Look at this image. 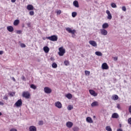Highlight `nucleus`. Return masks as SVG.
Segmentation results:
<instances>
[{
  "label": "nucleus",
  "mask_w": 131,
  "mask_h": 131,
  "mask_svg": "<svg viewBox=\"0 0 131 131\" xmlns=\"http://www.w3.org/2000/svg\"><path fill=\"white\" fill-rule=\"evenodd\" d=\"M47 38L51 41H57V40H58V36L53 35L51 36L47 37Z\"/></svg>",
  "instance_id": "obj_1"
},
{
  "label": "nucleus",
  "mask_w": 131,
  "mask_h": 131,
  "mask_svg": "<svg viewBox=\"0 0 131 131\" xmlns=\"http://www.w3.org/2000/svg\"><path fill=\"white\" fill-rule=\"evenodd\" d=\"M22 96L23 98L29 99L30 98V93L28 91H24L23 92Z\"/></svg>",
  "instance_id": "obj_2"
},
{
  "label": "nucleus",
  "mask_w": 131,
  "mask_h": 131,
  "mask_svg": "<svg viewBox=\"0 0 131 131\" xmlns=\"http://www.w3.org/2000/svg\"><path fill=\"white\" fill-rule=\"evenodd\" d=\"M59 56H64V54H65V49L63 48V47H60L59 48Z\"/></svg>",
  "instance_id": "obj_3"
},
{
  "label": "nucleus",
  "mask_w": 131,
  "mask_h": 131,
  "mask_svg": "<svg viewBox=\"0 0 131 131\" xmlns=\"http://www.w3.org/2000/svg\"><path fill=\"white\" fill-rule=\"evenodd\" d=\"M22 104H23L22 102V99H20L17 101L16 103L14 104V106H15V107H21V106H22Z\"/></svg>",
  "instance_id": "obj_4"
},
{
  "label": "nucleus",
  "mask_w": 131,
  "mask_h": 131,
  "mask_svg": "<svg viewBox=\"0 0 131 131\" xmlns=\"http://www.w3.org/2000/svg\"><path fill=\"white\" fill-rule=\"evenodd\" d=\"M67 31L69 32V33H71V34H75L76 31L75 30H72L71 28H66Z\"/></svg>",
  "instance_id": "obj_5"
},
{
  "label": "nucleus",
  "mask_w": 131,
  "mask_h": 131,
  "mask_svg": "<svg viewBox=\"0 0 131 131\" xmlns=\"http://www.w3.org/2000/svg\"><path fill=\"white\" fill-rule=\"evenodd\" d=\"M44 92L46 94H51L52 93V89L49 87L44 88Z\"/></svg>",
  "instance_id": "obj_6"
},
{
  "label": "nucleus",
  "mask_w": 131,
  "mask_h": 131,
  "mask_svg": "<svg viewBox=\"0 0 131 131\" xmlns=\"http://www.w3.org/2000/svg\"><path fill=\"white\" fill-rule=\"evenodd\" d=\"M102 69L103 70H107L109 69V67L108 66L107 63L104 62L102 64Z\"/></svg>",
  "instance_id": "obj_7"
},
{
  "label": "nucleus",
  "mask_w": 131,
  "mask_h": 131,
  "mask_svg": "<svg viewBox=\"0 0 131 131\" xmlns=\"http://www.w3.org/2000/svg\"><path fill=\"white\" fill-rule=\"evenodd\" d=\"M89 93L91 96H93V97H97V96H98V93H96V92L93 90H90Z\"/></svg>",
  "instance_id": "obj_8"
},
{
  "label": "nucleus",
  "mask_w": 131,
  "mask_h": 131,
  "mask_svg": "<svg viewBox=\"0 0 131 131\" xmlns=\"http://www.w3.org/2000/svg\"><path fill=\"white\" fill-rule=\"evenodd\" d=\"M55 106L59 109H61V108H62V103H61V102L59 101L56 102L55 103Z\"/></svg>",
  "instance_id": "obj_9"
},
{
  "label": "nucleus",
  "mask_w": 131,
  "mask_h": 131,
  "mask_svg": "<svg viewBox=\"0 0 131 131\" xmlns=\"http://www.w3.org/2000/svg\"><path fill=\"white\" fill-rule=\"evenodd\" d=\"M100 31L102 35H107L108 34V32L105 29H100Z\"/></svg>",
  "instance_id": "obj_10"
},
{
  "label": "nucleus",
  "mask_w": 131,
  "mask_h": 131,
  "mask_svg": "<svg viewBox=\"0 0 131 131\" xmlns=\"http://www.w3.org/2000/svg\"><path fill=\"white\" fill-rule=\"evenodd\" d=\"M106 13L107 14V19L111 20V19H112V15L110 13V11L109 10H106Z\"/></svg>",
  "instance_id": "obj_11"
},
{
  "label": "nucleus",
  "mask_w": 131,
  "mask_h": 131,
  "mask_svg": "<svg viewBox=\"0 0 131 131\" xmlns=\"http://www.w3.org/2000/svg\"><path fill=\"white\" fill-rule=\"evenodd\" d=\"M66 125H67V127H69V128H71V127H72V126H73V123H72L71 121H69V122H67Z\"/></svg>",
  "instance_id": "obj_12"
},
{
  "label": "nucleus",
  "mask_w": 131,
  "mask_h": 131,
  "mask_svg": "<svg viewBox=\"0 0 131 131\" xmlns=\"http://www.w3.org/2000/svg\"><path fill=\"white\" fill-rule=\"evenodd\" d=\"M89 43L90 45H91V46H92L93 47H97V42H96V41L94 40H90L89 41Z\"/></svg>",
  "instance_id": "obj_13"
},
{
  "label": "nucleus",
  "mask_w": 131,
  "mask_h": 131,
  "mask_svg": "<svg viewBox=\"0 0 131 131\" xmlns=\"http://www.w3.org/2000/svg\"><path fill=\"white\" fill-rule=\"evenodd\" d=\"M27 9L28 11H32L34 10V7H33V6L32 5H28L27 7Z\"/></svg>",
  "instance_id": "obj_14"
},
{
  "label": "nucleus",
  "mask_w": 131,
  "mask_h": 131,
  "mask_svg": "<svg viewBox=\"0 0 131 131\" xmlns=\"http://www.w3.org/2000/svg\"><path fill=\"white\" fill-rule=\"evenodd\" d=\"M7 30L9 31V32H13L14 31V28L12 26H9L7 27Z\"/></svg>",
  "instance_id": "obj_15"
},
{
  "label": "nucleus",
  "mask_w": 131,
  "mask_h": 131,
  "mask_svg": "<svg viewBox=\"0 0 131 131\" xmlns=\"http://www.w3.org/2000/svg\"><path fill=\"white\" fill-rule=\"evenodd\" d=\"M86 121H87V122H89V123H93V122H94L92 118L90 117H88L86 118Z\"/></svg>",
  "instance_id": "obj_16"
},
{
  "label": "nucleus",
  "mask_w": 131,
  "mask_h": 131,
  "mask_svg": "<svg viewBox=\"0 0 131 131\" xmlns=\"http://www.w3.org/2000/svg\"><path fill=\"white\" fill-rule=\"evenodd\" d=\"M29 129L30 131H36V127L34 126H30Z\"/></svg>",
  "instance_id": "obj_17"
},
{
  "label": "nucleus",
  "mask_w": 131,
  "mask_h": 131,
  "mask_svg": "<svg viewBox=\"0 0 131 131\" xmlns=\"http://www.w3.org/2000/svg\"><path fill=\"white\" fill-rule=\"evenodd\" d=\"M108 27H109V25L107 23H105L102 25L103 29H106V28H108Z\"/></svg>",
  "instance_id": "obj_18"
},
{
  "label": "nucleus",
  "mask_w": 131,
  "mask_h": 131,
  "mask_svg": "<svg viewBox=\"0 0 131 131\" xmlns=\"http://www.w3.org/2000/svg\"><path fill=\"white\" fill-rule=\"evenodd\" d=\"M95 106H99V102L98 101H94L91 104L92 107H95Z\"/></svg>",
  "instance_id": "obj_19"
},
{
  "label": "nucleus",
  "mask_w": 131,
  "mask_h": 131,
  "mask_svg": "<svg viewBox=\"0 0 131 131\" xmlns=\"http://www.w3.org/2000/svg\"><path fill=\"white\" fill-rule=\"evenodd\" d=\"M43 51L45 52V53H48L49 52H50V48H49V47L47 46H46L43 47Z\"/></svg>",
  "instance_id": "obj_20"
},
{
  "label": "nucleus",
  "mask_w": 131,
  "mask_h": 131,
  "mask_svg": "<svg viewBox=\"0 0 131 131\" xmlns=\"http://www.w3.org/2000/svg\"><path fill=\"white\" fill-rule=\"evenodd\" d=\"M119 117V116L118 115V114L115 113L113 114L112 116V118H118Z\"/></svg>",
  "instance_id": "obj_21"
},
{
  "label": "nucleus",
  "mask_w": 131,
  "mask_h": 131,
  "mask_svg": "<svg viewBox=\"0 0 131 131\" xmlns=\"http://www.w3.org/2000/svg\"><path fill=\"white\" fill-rule=\"evenodd\" d=\"M73 5L76 8H79V4H78V2L77 1H75L73 2Z\"/></svg>",
  "instance_id": "obj_22"
},
{
  "label": "nucleus",
  "mask_w": 131,
  "mask_h": 131,
  "mask_svg": "<svg viewBox=\"0 0 131 131\" xmlns=\"http://www.w3.org/2000/svg\"><path fill=\"white\" fill-rule=\"evenodd\" d=\"M19 23H20V20H19V19H16L13 23V25H14V26H17V25H19Z\"/></svg>",
  "instance_id": "obj_23"
},
{
  "label": "nucleus",
  "mask_w": 131,
  "mask_h": 131,
  "mask_svg": "<svg viewBox=\"0 0 131 131\" xmlns=\"http://www.w3.org/2000/svg\"><path fill=\"white\" fill-rule=\"evenodd\" d=\"M66 98L69 99L70 100L72 99V94L69 93L66 95Z\"/></svg>",
  "instance_id": "obj_24"
},
{
  "label": "nucleus",
  "mask_w": 131,
  "mask_h": 131,
  "mask_svg": "<svg viewBox=\"0 0 131 131\" xmlns=\"http://www.w3.org/2000/svg\"><path fill=\"white\" fill-rule=\"evenodd\" d=\"M119 97L117 96V95H114L113 96V100H114L115 101H116L117 100H118Z\"/></svg>",
  "instance_id": "obj_25"
},
{
  "label": "nucleus",
  "mask_w": 131,
  "mask_h": 131,
  "mask_svg": "<svg viewBox=\"0 0 131 131\" xmlns=\"http://www.w3.org/2000/svg\"><path fill=\"white\" fill-rule=\"evenodd\" d=\"M95 55H96L97 56H103V54H102V53L101 52H99V51H96L95 52Z\"/></svg>",
  "instance_id": "obj_26"
},
{
  "label": "nucleus",
  "mask_w": 131,
  "mask_h": 131,
  "mask_svg": "<svg viewBox=\"0 0 131 131\" xmlns=\"http://www.w3.org/2000/svg\"><path fill=\"white\" fill-rule=\"evenodd\" d=\"M52 67L53 68H57V67H58V65L55 62H54L52 63Z\"/></svg>",
  "instance_id": "obj_27"
},
{
  "label": "nucleus",
  "mask_w": 131,
  "mask_h": 131,
  "mask_svg": "<svg viewBox=\"0 0 131 131\" xmlns=\"http://www.w3.org/2000/svg\"><path fill=\"white\" fill-rule=\"evenodd\" d=\"M77 15V13L75 12H72V16L73 18H75V17H76Z\"/></svg>",
  "instance_id": "obj_28"
},
{
  "label": "nucleus",
  "mask_w": 131,
  "mask_h": 131,
  "mask_svg": "<svg viewBox=\"0 0 131 131\" xmlns=\"http://www.w3.org/2000/svg\"><path fill=\"white\" fill-rule=\"evenodd\" d=\"M67 109L68 110H72V109H73V105H69Z\"/></svg>",
  "instance_id": "obj_29"
},
{
  "label": "nucleus",
  "mask_w": 131,
  "mask_h": 131,
  "mask_svg": "<svg viewBox=\"0 0 131 131\" xmlns=\"http://www.w3.org/2000/svg\"><path fill=\"white\" fill-rule=\"evenodd\" d=\"M105 129L107 131H112V129L110 126H107L106 127Z\"/></svg>",
  "instance_id": "obj_30"
},
{
  "label": "nucleus",
  "mask_w": 131,
  "mask_h": 131,
  "mask_svg": "<svg viewBox=\"0 0 131 131\" xmlns=\"http://www.w3.org/2000/svg\"><path fill=\"white\" fill-rule=\"evenodd\" d=\"M30 88L31 89H33V90H36V86H35V85L32 84L30 85Z\"/></svg>",
  "instance_id": "obj_31"
},
{
  "label": "nucleus",
  "mask_w": 131,
  "mask_h": 131,
  "mask_svg": "<svg viewBox=\"0 0 131 131\" xmlns=\"http://www.w3.org/2000/svg\"><path fill=\"white\" fill-rule=\"evenodd\" d=\"M73 130L74 131H79V128L78 127H74L73 128Z\"/></svg>",
  "instance_id": "obj_32"
},
{
  "label": "nucleus",
  "mask_w": 131,
  "mask_h": 131,
  "mask_svg": "<svg viewBox=\"0 0 131 131\" xmlns=\"http://www.w3.org/2000/svg\"><path fill=\"white\" fill-rule=\"evenodd\" d=\"M64 64L66 66H68V65H69V61L68 60H65L64 61Z\"/></svg>",
  "instance_id": "obj_33"
},
{
  "label": "nucleus",
  "mask_w": 131,
  "mask_h": 131,
  "mask_svg": "<svg viewBox=\"0 0 131 131\" xmlns=\"http://www.w3.org/2000/svg\"><path fill=\"white\" fill-rule=\"evenodd\" d=\"M85 75H90L91 74V72L89 71H85Z\"/></svg>",
  "instance_id": "obj_34"
},
{
  "label": "nucleus",
  "mask_w": 131,
  "mask_h": 131,
  "mask_svg": "<svg viewBox=\"0 0 131 131\" xmlns=\"http://www.w3.org/2000/svg\"><path fill=\"white\" fill-rule=\"evenodd\" d=\"M111 7L112 8H116L117 6H116V4H115V3H112Z\"/></svg>",
  "instance_id": "obj_35"
},
{
  "label": "nucleus",
  "mask_w": 131,
  "mask_h": 131,
  "mask_svg": "<svg viewBox=\"0 0 131 131\" xmlns=\"http://www.w3.org/2000/svg\"><path fill=\"white\" fill-rule=\"evenodd\" d=\"M29 14H30V16H33V15H34V11H31L29 12Z\"/></svg>",
  "instance_id": "obj_36"
},
{
  "label": "nucleus",
  "mask_w": 131,
  "mask_h": 131,
  "mask_svg": "<svg viewBox=\"0 0 131 131\" xmlns=\"http://www.w3.org/2000/svg\"><path fill=\"white\" fill-rule=\"evenodd\" d=\"M122 11H123L124 12H126V7H125V6H123L122 7Z\"/></svg>",
  "instance_id": "obj_37"
},
{
  "label": "nucleus",
  "mask_w": 131,
  "mask_h": 131,
  "mask_svg": "<svg viewBox=\"0 0 131 131\" xmlns=\"http://www.w3.org/2000/svg\"><path fill=\"white\" fill-rule=\"evenodd\" d=\"M43 124V121H39L38 122L39 125H42Z\"/></svg>",
  "instance_id": "obj_38"
},
{
  "label": "nucleus",
  "mask_w": 131,
  "mask_h": 131,
  "mask_svg": "<svg viewBox=\"0 0 131 131\" xmlns=\"http://www.w3.org/2000/svg\"><path fill=\"white\" fill-rule=\"evenodd\" d=\"M20 47L21 48H26V45H25V44H24V43H21L20 44Z\"/></svg>",
  "instance_id": "obj_39"
},
{
  "label": "nucleus",
  "mask_w": 131,
  "mask_h": 131,
  "mask_svg": "<svg viewBox=\"0 0 131 131\" xmlns=\"http://www.w3.org/2000/svg\"><path fill=\"white\" fill-rule=\"evenodd\" d=\"M57 15H60L61 14V13H62V12L61 11V10H59L56 12Z\"/></svg>",
  "instance_id": "obj_40"
},
{
  "label": "nucleus",
  "mask_w": 131,
  "mask_h": 131,
  "mask_svg": "<svg viewBox=\"0 0 131 131\" xmlns=\"http://www.w3.org/2000/svg\"><path fill=\"white\" fill-rule=\"evenodd\" d=\"M3 99H4V100H8L9 99V98L8 97V96L7 95H5L4 96Z\"/></svg>",
  "instance_id": "obj_41"
},
{
  "label": "nucleus",
  "mask_w": 131,
  "mask_h": 131,
  "mask_svg": "<svg viewBox=\"0 0 131 131\" xmlns=\"http://www.w3.org/2000/svg\"><path fill=\"white\" fill-rule=\"evenodd\" d=\"M128 123L131 125V118L128 119Z\"/></svg>",
  "instance_id": "obj_42"
},
{
  "label": "nucleus",
  "mask_w": 131,
  "mask_h": 131,
  "mask_svg": "<svg viewBox=\"0 0 131 131\" xmlns=\"http://www.w3.org/2000/svg\"><path fill=\"white\" fill-rule=\"evenodd\" d=\"M21 79H23L24 81H25V80H26V78H25V76H22Z\"/></svg>",
  "instance_id": "obj_43"
},
{
  "label": "nucleus",
  "mask_w": 131,
  "mask_h": 131,
  "mask_svg": "<svg viewBox=\"0 0 131 131\" xmlns=\"http://www.w3.org/2000/svg\"><path fill=\"white\" fill-rule=\"evenodd\" d=\"M128 112L129 113H131V105H130L128 107Z\"/></svg>",
  "instance_id": "obj_44"
},
{
  "label": "nucleus",
  "mask_w": 131,
  "mask_h": 131,
  "mask_svg": "<svg viewBox=\"0 0 131 131\" xmlns=\"http://www.w3.org/2000/svg\"><path fill=\"white\" fill-rule=\"evenodd\" d=\"M22 32L20 30L17 31V34H21Z\"/></svg>",
  "instance_id": "obj_45"
},
{
  "label": "nucleus",
  "mask_w": 131,
  "mask_h": 131,
  "mask_svg": "<svg viewBox=\"0 0 131 131\" xmlns=\"http://www.w3.org/2000/svg\"><path fill=\"white\" fill-rule=\"evenodd\" d=\"M117 60H118V58L117 57H114V61H117Z\"/></svg>",
  "instance_id": "obj_46"
},
{
  "label": "nucleus",
  "mask_w": 131,
  "mask_h": 131,
  "mask_svg": "<svg viewBox=\"0 0 131 131\" xmlns=\"http://www.w3.org/2000/svg\"><path fill=\"white\" fill-rule=\"evenodd\" d=\"M117 107L118 109H120V104H117Z\"/></svg>",
  "instance_id": "obj_47"
},
{
  "label": "nucleus",
  "mask_w": 131,
  "mask_h": 131,
  "mask_svg": "<svg viewBox=\"0 0 131 131\" xmlns=\"http://www.w3.org/2000/svg\"><path fill=\"white\" fill-rule=\"evenodd\" d=\"M10 131H17V130L15 128H11Z\"/></svg>",
  "instance_id": "obj_48"
},
{
  "label": "nucleus",
  "mask_w": 131,
  "mask_h": 131,
  "mask_svg": "<svg viewBox=\"0 0 131 131\" xmlns=\"http://www.w3.org/2000/svg\"><path fill=\"white\" fill-rule=\"evenodd\" d=\"M3 54H4V51H0V55H3Z\"/></svg>",
  "instance_id": "obj_49"
},
{
  "label": "nucleus",
  "mask_w": 131,
  "mask_h": 131,
  "mask_svg": "<svg viewBox=\"0 0 131 131\" xmlns=\"http://www.w3.org/2000/svg\"><path fill=\"white\" fill-rule=\"evenodd\" d=\"M50 60H51V61H54L55 59H54V57H51Z\"/></svg>",
  "instance_id": "obj_50"
},
{
  "label": "nucleus",
  "mask_w": 131,
  "mask_h": 131,
  "mask_svg": "<svg viewBox=\"0 0 131 131\" xmlns=\"http://www.w3.org/2000/svg\"><path fill=\"white\" fill-rule=\"evenodd\" d=\"M117 131H122V129L121 128H119L117 130Z\"/></svg>",
  "instance_id": "obj_51"
},
{
  "label": "nucleus",
  "mask_w": 131,
  "mask_h": 131,
  "mask_svg": "<svg viewBox=\"0 0 131 131\" xmlns=\"http://www.w3.org/2000/svg\"><path fill=\"white\" fill-rule=\"evenodd\" d=\"M12 80H13L14 81H16V79H15V78H14V77H12Z\"/></svg>",
  "instance_id": "obj_52"
},
{
  "label": "nucleus",
  "mask_w": 131,
  "mask_h": 131,
  "mask_svg": "<svg viewBox=\"0 0 131 131\" xmlns=\"http://www.w3.org/2000/svg\"><path fill=\"white\" fill-rule=\"evenodd\" d=\"M0 105H4V102L0 101Z\"/></svg>",
  "instance_id": "obj_53"
},
{
  "label": "nucleus",
  "mask_w": 131,
  "mask_h": 131,
  "mask_svg": "<svg viewBox=\"0 0 131 131\" xmlns=\"http://www.w3.org/2000/svg\"><path fill=\"white\" fill-rule=\"evenodd\" d=\"M3 115V114L0 112V116H2Z\"/></svg>",
  "instance_id": "obj_54"
},
{
  "label": "nucleus",
  "mask_w": 131,
  "mask_h": 131,
  "mask_svg": "<svg viewBox=\"0 0 131 131\" xmlns=\"http://www.w3.org/2000/svg\"><path fill=\"white\" fill-rule=\"evenodd\" d=\"M11 2H12V3H15V1H12Z\"/></svg>",
  "instance_id": "obj_55"
},
{
  "label": "nucleus",
  "mask_w": 131,
  "mask_h": 131,
  "mask_svg": "<svg viewBox=\"0 0 131 131\" xmlns=\"http://www.w3.org/2000/svg\"><path fill=\"white\" fill-rule=\"evenodd\" d=\"M119 126H120V127H121V124H119Z\"/></svg>",
  "instance_id": "obj_56"
},
{
  "label": "nucleus",
  "mask_w": 131,
  "mask_h": 131,
  "mask_svg": "<svg viewBox=\"0 0 131 131\" xmlns=\"http://www.w3.org/2000/svg\"><path fill=\"white\" fill-rule=\"evenodd\" d=\"M10 95V96H13L12 94H11V93Z\"/></svg>",
  "instance_id": "obj_57"
},
{
  "label": "nucleus",
  "mask_w": 131,
  "mask_h": 131,
  "mask_svg": "<svg viewBox=\"0 0 131 131\" xmlns=\"http://www.w3.org/2000/svg\"><path fill=\"white\" fill-rule=\"evenodd\" d=\"M11 1H16V0H11Z\"/></svg>",
  "instance_id": "obj_58"
}]
</instances>
